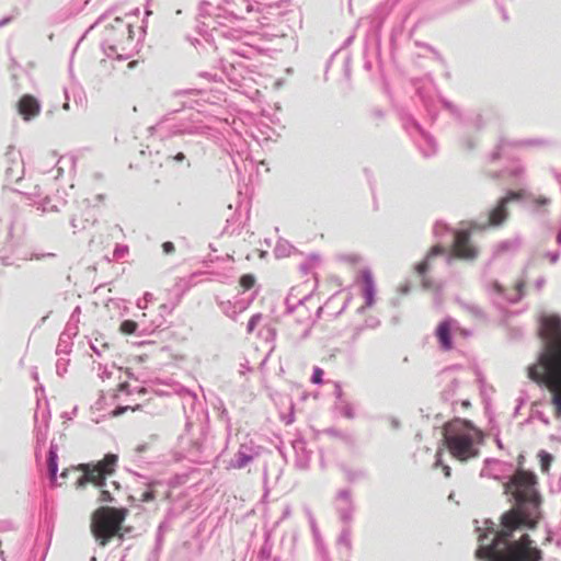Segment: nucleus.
<instances>
[{
	"mask_svg": "<svg viewBox=\"0 0 561 561\" xmlns=\"http://www.w3.org/2000/svg\"><path fill=\"white\" fill-rule=\"evenodd\" d=\"M538 335L542 342L535 363L527 367V377L550 392L553 416L561 420V318L543 314Z\"/></svg>",
	"mask_w": 561,
	"mask_h": 561,
	"instance_id": "f257e3e1",
	"label": "nucleus"
},
{
	"mask_svg": "<svg viewBox=\"0 0 561 561\" xmlns=\"http://www.w3.org/2000/svg\"><path fill=\"white\" fill-rule=\"evenodd\" d=\"M538 480L534 472L518 469L504 484L515 505L501 516V538L510 536L512 530L535 529L541 517V496L537 490Z\"/></svg>",
	"mask_w": 561,
	"mask_h": 561,
	"instance_id": "f03ea898",
	"label": "nucleus"
},
{
	"mask_svg": "<svg viewBox=\"0 0 561 561\" xmlns=\"http://www.w3.org/2000/svg\"><path fill=\"white\" fill-rule=\"evenodd\" d=\"M118 462L115 454H107L98 462L80 463L66 468L60 473V482H56V486L67 488L72 485L76 489H83L88 483L99 489L100 503L115 502L114 493L121 490V485L116 481L106 482V479L114 474Z\"/></svg>",
	"mask_w": 561,
	"mask_h": 561,
	"instance_id": "7ed1b4c3",
	"label": "nucleus"
},
{
	"mask_svg": "<svg viewBox=\"0 0 561 561\" xmlns=\"http://www.w3.org/2000/svg\"><path fill=\"white\" fill-rule=\"evenodd\" d=\"M493 538L490 543H485L488 535L479 536V548L476 557L484 561H541L542 551L534 546L528 534H523L517 540H512L516 530H512L510 536L501 538L502 522L500 528H488Z\"/></svg>",
	"mask_w": 561,
	"mask_h": 561,
	"instance_id": "20e7f679",
	"label": "nucleus"
},
{
	"mask_svg": "<svg viewBox=\"0 0 561 561\" xmlns=\"http://www.w3.org/2000/svg\"><path fill=\"white\" fill-rule=\"evenodd\" d=\"M483 433L467 421H454L444 428L443 442L455 459L468 461L480 454Z\"/></svg>",
	"mask_w": 561,
	"mask_h": 561,
	"instance_id": "39448f33",
	"label": "nucleus"
},
{
	"mask_svg": "<svg viewBox=\"0 0 561 561\" xmlns=\"http://www.w3.org/2000/svg\"><path fill=\"white\" fill-rule=\"evenodd\" d=\"M126 508L101 506L91 517V533L101 547H105L114 537L123 538L122 525L127 517Z\"/></svg>",
	"mask_w": 561,
	"mask_h": 561,
	"instance_id": "423d86ee",
	"label": "nucleus"
},
{
	"mask_svg": "<svg viewBox=\"0 0 561 561\" xmlns=\"http://www.w3.org/2000/svg\"><path fill=\"white\" fill-rule=\"evenodd\" d=\"M451 251L453 255L460 260H474L478 256V249L471 243L470 233L467 230L455 233Z\"/></svg>",
	"mask_w": 561,
	"mask_h": 561,
	"instance_id": "0eeeda50",
	"label": "nucleus"
},
{
	"mask_svg": "<svg viewBox=\"0 0 561 561\" xmlns=\"http://www.w3.org/2000/svg\"><path fill=\"white\" fill-rule=\"evenodd\" d=\"M460 333L462 335H467L466 330L460 329L456 325V321L454 319H446L438 323L435 330V335L438 340L440 350L447 352L453 348L451 342V333Z\"/></svg>",
	"mask_w": 561,
	"mask_h": 561,
	"instance_id": "6e6552de",
	"label": "nucleus"
},
{
	"mask_svg": "<svg viewBox=\"0 0 561 561\" xmlns=\"http://www.w3.org/2000/svg\"><path fill=\"white\" fill-rule=\"evenodd\" d=\"M523 197L522 192H510L500 199L497 205L490 211L489 225L499 226L505 221L508 216L507 204L512 201H519Z\"/></svg>",
	"mask_w": 561,
	"mask_h": 561,
	"instance_id": "1a4fd4ad",
	"label": "nucleus"
},
{
	"mask_svg": "<svg viewBox=\"0 0 561 561\" xmlns=\"http://www.w3.org/2000/svg\"><path fill=\"white\" fill-rule=\"evenodd\" d=\"M445 253H446V249L444 247L438 245V244L434 245L427 253L425 260L420 262L416 265L415 270H416L417 274L422 277V285L424 288L431 289L434 287L433 283L425 275L430 268V262H431L432 257L437 256V255H443Z\"/></svg>",
	"mask_w": 561,
	"mask_h": 561,
	"instance_id": "9d476101",
	"label": "nucleus"
},
{
	"mask_svg": "<svg viewBox=\"0 0 561 561\" xmlns=\"http://www.w3.org/2000/svg\"><path fill=\"white\" fill-rule=\"evenodd\" d=\"M18 110L25 121H30L39 114L41 105L33 95L24 94L18 103Z\"/></svg>",
	"mask_w": 561,
	"mask_h": 561,
	"instance_id": "9b49d317",
	"label": "nucleus"
},
{
	"mask_svg": "<svg viewBox=\"0 0 561 561\" xmlns=\"http://www.w3.org/2000/svg\"><path fill=\"white\" fill-rule=\"evenodd\" d=\"M363 297L365 299V304L363 308H369L375 302V284L371 275L369 273L363 274V288H362Z\"/></svg>",
	"mask_w": 561,
	"mask_h": 561,
	"instance_id": "f8f14e48",
	"label": "nucleus"
},
{
	"mask_svg": "<svg viewBox=\"0 0 561 561\" xmlns=\"http://www.w3.org/2000/svg\"><path fill=\"white\" fill-rule=\"evenodd\" d=\"M57 454L53 450L49 451L48 457V471L50 476V480L56 483L57 480V470H58V463H57Z\"/></svg>",
	"mask_w": 561,
	"mask_h": 561,
	"instance_id": "ddd939ff",
	"label": "nucleus"
},
{
	"mask_svg": "<svg viewBox=\"0 0 561 561\" xmlns=\"http://www.w3.org/2000/svg\"><path fill=\"white\" fill-rule=\"evenodd\" d=\"M538 458L540 460V469L543 473H548L549 470H550V466L553 461V457L552 455H550L549 453L545 451V450H540L538 453Z\"/></svg>",
	"mask_w": 561,
	"mask_h": 561,
	"instance_id": "4468645a",
	"label": "nucleus"
},
{
	"mask_svg": "<svg viewBox=\"0 0 561 561\" xmlns=\"http://www.w3.org/2000/svg\"><path fill=\"white\" fill-rule=\"evenodd\" d=\"M255 283L256 279L252 274H243L239 279V284L244 291L250 290L255 285Z\"/></svg>",
	"mask_w": 561,
	"mask_h": 561,
	"instance_id": "2eb2a0df",
	"label": "nucleus"
},
{
	"mask_svg": "<svg viewBox=\"0 0 561 561\" xmlns=\"http://www.w3.org/2000/svg\"><path fill=\"white\" fill-rule=\"evenodd\" d=\"M137 324L131 320H125L121 324V331L125 334H133L136 331Z\"/></svg>",
	"mask_w": 561,
	"mask_h": 561,
	"instance_id": "dca6fc26",
	"label": "nucleus"
},
{
	"mask_svg": "<svg viewBox=\"0 0 561 561\" xmlns=\"http://www.w3.org/2000/svg\"><path fill=\"white\" fill-rule=\"evenodd\" d=\"M129 410H130V411H133V412H134V411H137V410H140V405H139V404H137V405H135V407H130V405H126V407H118V408H116V409L113 411V413H112V414H113V416H119V415L124 414L125 412H127V411H129Z\"/></svg>",
	"mask_w": 561,
	"mask_h": 561,
	"instance_id": "f3484780",
	"label": "nucleus"
},
{
	"mask_svg": "<svg viewBox=\"0 0 561 561\" xmlns=\"http://www.w3.org/2000/svg\"><path fill=\"white\" fill-rule=\"evenodd\" d=\"M156 499V494L153 492V490L151 488H148L146 491H144L140 496H139V500L141 502H151Z\"/></svg>",
	"mask_w": 561,
	"mask_h": 561,
	"instance_id": "a211bd4d",
	"label": "nucleus"
},
{
	"mask_svg": "<svg viewBox=\"0 0 561 561\" xmlns=\"http://www.w3.org/2000/svg\"><path fill=\"white\" fill-rule=\"evenodd\" d=\"M322 376H323V370L321 368H319V367H314L311 381L313 383L321 385L322 383Z\"/></svg>",
	"mask_w": 561,
	"mask_h": 561,
	"instance_id": "6ab92c4d",
	"label": "nucleus"
},
{
	"mask_svg": "<svg viewBox=\"0 0 561 561\" xmlns=\"http://www.w3.org/2000/svg\"><path fill=\"white\" fill-rule=\"evenodd\" d=\"M163 252L167 254H171L175 251L174 244L170 241H167L162 244Z\"/></svg>",
	"mask_w": 561,
	"mask_h": 561,
	"instance_id": "aec40b11",
	"label": "nucleus"
},
{
	"mask_svg": "<svg viewBox=\"0 0 561 561\" xmlns=\"http://www.w3.org/2000/svg\"><path fill=\"white\" fill-rule=\"evenodd\" d=\"M172 159H173L174 161H176V162H182V161L185 159V156H184V153L179 152V153H176L174 157H172Z\"/></svg>",
	"mask_w": 561,
	"mask_h": 561,
	"instance_id": "412c9836",
	"label": "nucleus"
},
{
	"mask_svg": "<svg viewBox=\"0 0 561 561\" xmlns=\"http://www.w3.org/2000/svg\"><path fill=\"white\" fill-rule=\"evenodd\" d=\"M443 471H444V474H445L446 478H449L451 476V469H450L449 466L444 465L443 466Z\"/></svg>",
	"mask_w": 561,
	"mask_h": 561,
	"instance_id": "4be33fe9",
	"label": "nucleus"
},
{
	"mask_svg": "<svg viewBox=\"0 0 561 561\" xmlns=\"http://www.w3.org/2000/svg\"><path fill=\"white\" fill-rule=\"evenodd\" d=\"M251 460V457L243 456L241 462L239 463V467L245 466Z\"/></svg>",
	"mask_w": 561,
	"mask_h": 561,
	"instance_id": "5701e85b",
	"label": "nucleus"
},
{
	"mask_svg": "<svg viewBox=\"0 0 561 561\" xmlns=\"http://www.w3.org/2000/svg\"><path fill=\"white\" fill-rule=\"evenodd\" d=\"M547 199L545 197H539L536 199V203L539 204V205H545L547 204Z\"/></svg>",
	"mask_w": 561,
	"mask_h": 561,
	"instance_id": "b1692460",
	"label": "nucleus"
},
{
	"mask_svg": "<svg viewBox=\"0 0 561 561\" xmlns=\"http://www.w3.org/2000/svg\"><path fill=\"white\" fill-rule=\"evenodd\" d=\"M350 261L353 263H356L358 261V256L354 255V256L350 257Z\"/></svg>",
	"mask_w": 561,
	"mask_h": 561,
	"instance_id": "393cba45",
	"label": "nucleus"
},
{
	"mask_svg": "<svg viewBox=\"0 0 561 561\" xmlns=\"http://www.w3.org/2000/svg\"><path fill=\"white\" fill-rule=\"evenodd\" d=\"M523 287H524V284H523V283H518V284L516 285V288H517V290H518V291H520Z\"/></svg>",
	"mask_w": 561,
	"mask_h": 561,
	"instance_id": "a878e982",
	"label": "nucleus"
}]
</instances>
